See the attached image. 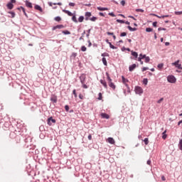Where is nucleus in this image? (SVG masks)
Masks as SVG:
<instances>
[{
	"label": "nucleus",
	"instance_id": "f257e3e1",
	"mask_svg": "<svg viewBox=\"0 0 182 182\" xmlns=\"http://www.w3.org/2000/svg\"><path fill=\"white\" fill-rule=\"evenodd\" d=\"M63 12H64V14H67V15H68V16H73L72 17V21L73 22H75V23H77L78 21L77 18H76V15H73V13L70 12L68 10L66 9H63Z\"/></svg>",
	"mask_w": 182,
	"mask_h": 182
},
{
	"label": "nucleus",
	"instance_id": "f03ea898",
	"mask_svg": "<svg viewBox=\"0 0 182 182\" xmlns=\"http://www.w3.org/2000/svg\"><path fill=\"white\" fill-rule=\"evenodd\" d=\"M167 81L168 83H176L177 82V78L173 75H168L167 77Z\"/></svg>",
	"mask_w": 182,
	"mask_h": 182
},
{
	"label": "nucleus",
	"instance_id": "7ed1b4c3",
	"mask_svg": "<svg viewBox=\"0 0 182 182\" xmlns=\"http://www.w3.org/2000/svg\"><path fill=\"white\" fill-rule=\"evenodd\" d=\"M134 92L136 95H139V96H141L143 95V88L140 86H136L134 88Z\"/></svg>",
	"mask_w": 182,
	"mask_h": 182
},
{
	"label": "nucleus",
	"instance_id": "20e7f679",
	"mask_svg": "<svg viewBox=\"0 0 182 182\" xmlns=\"http://www.w3.org/2000/svg\"><path fill=\"white\" fill-rule=\"evenodd\" d=\"M14 4H16V0H10V1L6 4L7 9L10 10L14 9Z\"/></svg>",
	"mask_w": 182,
	"mask_h": 182
},
{
	"label": "nucleus",
	"instance_id": "39448f33",
	"mask_svg": "<svg viewBox=\"0 0 182 182\" xmlns=\"http://www.w3.org/2000/svg\"><path fill=\"white\" fill-rule=\"evenodd\" d=\"M52 123H56V119H53V117H50L47 119V124H48V126H52Z\"/></svg>",
	"mask_w": 182,
	"mask_h": 182
},
{
	"label": "nucleus",
	"instance_id": "423d86ee",
	"mask_svg": "<svg viewBox=\"0 0 182 182\" xmlns=\"http://www.w3.org/2000/svg\"><path fill=\"white\" fill-rule=\"evenodd\" d=\"M14 89V87L11 85V84H8L4 87V92H11Z\"/></svg>",
	"mask_w": 182,
	"mask_h": 182
},
{
	"label": "nucleus",
	"instance_id": "0eeeda50",
	"mask_svg": "<svg viewBox=\"0 0 182 182\" xmlns=\"http://www.w3.org/2000/svg\"><path fill=\"white\" fill-rule=\"evenodd\" d=\"M50 100L53 103H58V96H56V95H53V94L51 95Z\"/></svg>",
	"mask_w": 182,
	"mask_h": 182
},
{
	"label": "nucleus",
	"instance_id": "6e6552de",
	"mask_svg": "<svg viewBox=\"0 0 182 182\" xmlns=\"http://www.w3.org/2000/svg\"><path fill=\"white\" fill-rule=\"evenodd\" d=\"M180 63V60H176V62L173 63L172 65L176 66L178 69H182L181 64Z\"/></svg>",
	"mask_w": 182,
	"mask_h": 182
},
{
	"label": "nucleus",
	"instance_id": "1a4fd4ad",
	"mask_svg": "<svg viewBox=\"0 0 182 182\" xmlns=\"http://www.w3.org/2000/svg\"><path fill=\"white\" fill-rule=\"evenodd\" d=\"M65 26L63 24H59L52 28V31H56V29H64Z\"/></svg>",
	"mask_w": 182,
	"mask_h": 182
},
{
	"label": "nucleus",
	"instance_id": "9d476101",
	"mask_svg": "<svg viewBox=\"0 0 182 182\" xmlns=\"http://www.w3.org/2000/svg\"><path fill=\"white\" fill-rule=\"evenodd\" d=\"M80 80L82 85H85V82H86V75L82 74L80 76Z\"/></svg>",
	"mask_w": 182,
	"mask_h": 182
},
{
	"label": "nucleus",
	"instance_id": "9b49d317",
	"mask_svg": "<svg viewBox=\"0 0 182 182\" xmlns=\"http://www.w3.org/2000/svg\"><path fill=\"white\" fill-rule=\"evenodd\" d=\"M34 9H36V11H39V12H43V9H42V7L38 4H36L34 6Z\"/></svg>",
	"mask_w": 182,
	"mask_h": 182
},
{
	"label": "nucleus",
	"instance_id": "f8f14e48",
	"mask_svg": "<svg viewBox=\"0 0 182 182\" xmlns=\"http://www.w3.org/2000/svg\"><path fill=\"white\" fill-rule=\"evenodd\" d=\"M136 68H137V65L136 64H132V65H129V72H133V70H134L136 69Z\"/></svg>",
	"mask_w": 182,
	"mask_h": 182
},
{
	"label": "nucleus",
	"instance_id": "ddd939ff",
	"mask_svg": "<svg viewBox=\"0 0 182 182\" xmlns=\"http://www.w3.org/2000/svg\"><path fill=\"white\" fill-rule=\"evenodd\" d=\"M7 14H10L8 16V18H15V16H16L15 11H8Z\"/></svg>",
	"mask_w": 182,
	"mask_h": 182
},
{
	"label": "nucleus",
	"instance_id": "4468645a",
	"mask_svg": "<svg viewBox=\"0 0 182 182\" xmlns=\"http://www.w3.org/2000/svg\"><path fill=\"white\" fill-rule=\"evenodd\" d=\"M15 140H16V143H21V140H22V135H21V134L17 135L16 136Z\"/></svg>",
	"mask_w": 182,
	"mask_h": 182
},
{
	"label": "nucleus",
	"instance_id": "2eb2a0df",
	"mask_svg": "<svg viewBox=\"0 0 182 182\" xmlns=\"http://www.w3.org/2000/svg\"><path fill=\"white\" fill-rule=\"evenodd\" d=\"M18 135H16V133H15L14 132H11L9 133V137L10 139H16V136Z\"/></svg>",
	"mask_w": 182,
	"mask_h": 182
},
{
	"label": "nucleus",
	"instance_id": "dca6fc26",
	"mask_svg": "<svg viewBox=\"0 0 182 182\" xmlns=\"http://www.w3.org/2000/svg\"><path fill=\"white\" fill-rule=\"evenodd\" d=\"M25 4L27 8H31V9L33 8V6H32V4L29 1L26 0Z\"/></svg>",
	"mask_w": 182,
	"mask_h": 182
},
{
	"label": "nucleus",
	"instance_id": "f3484780",
	"mask_svg": "<svg viewBox=\"0 0 182 182\" xmlns=\"http://www.w3.org/2000/svg\"><path fill=\"white\" fill-rule=\"evenodd\" d=\"M101 117L102 119H110V116L108 114H106V113H101Z\"/></svg>",
	"mask_w": 182,
	"mask_h": 182
},
{
	"label": "nucleus",
	"instance_id": "a211bd4d",
	"mask_svg": "<svg viewBox=\"0 0 182 182\" xmlns=\"http://www.w3.org/2000/svg\"><path fill=\"white\" fill-rule=\"evenodd\" d=\"M100 83L105 89H107V82H106V80H100Z\"/></svg>",
	"mask_w": 182,
	"mask_h": 182
},
{
	"label": "nucleus",
	"instance_id": "6ab92c4d",
	"mask_svg": "<svg viewBox=\"0 0 182 182\" xmlns=\"http://www.w3.org/2000/svg\"><path fill=\"white\" fill-rule=\"evenodd\" d=\"M106 76H107V80H108V85L110 83H112L113 82H112V78L110 77V75H109V73H105Z\"/></svg>",
	"mask_w": 182,
	"mask_h": 182
},
{
	"label": "nucleus",
	"instance_id": "aec40b11",
	"mask_svg": "<svg viewBox=\"0 0 182 182\" xmlns=\"http://www.w3.org/2000/svg\"><path fill=\"white\" fill-rule=\"evenodd\" d=\"M107 141H108V143H109V144H114V143H115L114 139H113L112 137H109L107 139Z\"/></svg>",
	"mask_w": 182,
	"mask_h": 182
},
{
	"label": "nucleus",
	"instance_id": "412c9836",
	"mask_svg": "<svg viewBox=\"0 0 182 182\" xmlns=\"http://www.w3.org/2000/svg\"><path fill=\"white\" fill-rule=\"evenodd\" d=\"M132 55L134 56V58H135V59H137L139 54L137 53V52L136 51H131Z\"/></svg>",
	"mask_w": 182,
	"mask_h": 182
},
{
	"label": "nucleus",
	"instance_id": "4be33fe9",
	"mask_svg": "<svg viewBox=\"0 0 182 182\" xmlns=\"http://www.w3.org/2000/svg\"><path fill=\"white\" fill-rule=\"evenodd\" d=\"M127 29H129V31H130V32H135V31H137L136 28H133L130 26H127Z\"/></svg>",
	"mask_w": 182,
	"mask_h": 182
},
{
	"label": "nucleus",
	"instance_id": "5701e85b",
	"mask_svg": "<svg viewBox=\"0 0 182 182\" xmlns=\"http://www.w3.org/2000/svg\"><path fill=\"white\" fill-rule=\"evenodd\" d=\"M108 85H109V87H111V89H112L113 90H116V85H114V83L110 82L109 84H108Z\"/></svg>",
	"mask_w": 182,
	"mask_h": 182
},
{
	"label": "nucleus",
	"instance_id": "b1692460",
	"mask_svg": "<svg viewBox=\"0 0 182 182\" xmlns=\"http://www.w3.org/2000/svg\"><path fill=\"white\" fill-rule=\"evenodd\" d=\"M9 126H11V124H9V122H5L4 124V126H3V129H9Z\"/></svg>",
	"mask_w": 182,
	"mask_h": 182
},
{
	"label": "nucleus",
	"instance_id": "393cba45",
	"mask_svg": "<svg viewBox=\"0 0 182 182\" xmlns=\"http://www.w3.org/2000/svg\"><path fill=\"white\" fill-rule=\"evenodd\" d=\"M167 133V130H165L163 133H162V139L164 140H166V139H167V134H166Z\"/></svg>",
	"mask_w": 182,
	"mask_h": 182
},
{
	"label": "nucleus",
	"instance_id": "a878e982",
	"mask_svg": "<svg viewBox=\"0 0 182 182\" xmlns=\"http://www.w3.org/2000/svg\"><path fill=\"white\" fill-rule=\"evenodd\" d=\"M97 9L98 11H109V9L106 7H97Z\"/></svg>",
	"mask_w": 182,
	"mask_h": 182
},
{
	"label": "nucleus",
	"instance_id": "bb28decb",
	"mask_svg": "<svg viewBox=\"0 0 182 182\" xmlns=\"http://www.w3.org/2000/svg\"><path fill=\"white\" fill-rule=\"evenodd\" d=\"M102 62L105 66H107V60H106V58L103 57L102 58Z\"/></svg>",
	"mask_w": 182,
	"mask_h": 182
},
{
	"label": "nucleus",
	"instance_id": "cd10ccee",
	"mask_svg": "<svg viewBox=\"0 0 182 182\" xmlns=\"http://www.w3.org/2000/svg\"><path fill=\"white\" fill-rule=\"evenodd\" d=\"M20 8H21V9L23 11V12L25 16H26V18H28V14H26V11L25 9L23 8V6H21Z\"/></svg>",
	"mask_w": 182,
	"mask_h": 182
},
{
	"label": "nucleus",
	"instance_id": "c85d7f7f",
	"mask_svg": "<svg viewBox=\"0 0 182 182\" xmlns=\"http://www.w3.org/2000/svg\"><path fill=\"white\" fill-rule=\"evenodd\" d=\"M122 83H124V85H126V83L127 82H129V80H127V79H126L125 77H124V76H122Z\"/></svg>",
	"mask_w": 182,
	"mask_h": 182
},
{
	"label": "nucleus",
	"instance_id": "c756f323",
	"mask_svg": "<svg viewBox=\"0 0 182 182\" xmlns=\"http://www.w3.org/2000/svg\"><path fill=\"white\" fill-rule=\"evenodd\" d=\"M24 141L25 143H31L32 141V138H31V136H28L24 140Z\"/></svg>",
	"mask_w": 182,
	"mask_h": 182
},
{
	"label": "nucleus",
	"instance_id": "7c9ffc66",
	"mask_svg": "<svg viewBox=\"0 0 182 182\" xmlns=\"http://www.w3.org/2000/svg\"><path fill=\"white\" fill-rule=\"evenodd\" d=\"M90 21H91L92 22H96V21H97V17L96 16L90 17Z\"/></svg>",
	"mask_w": 182,
	"mask_h": 182
},
{
	"label": "nucleus",
	"instance_id": "2f4dec72",
	"mask_svg": "<svg viewBox=\"0 0 182 182\" xmlns=\"http://www.w3.org/2000/svg\"><path fill=\"white\" fill-rule=\"evenodd\" d=\"M143 85H144L145 86H147V83H149V80L147 78H144L143 81H142Z\"/></svg>",
	"mask_w": 182,
	"mask_h": 182
},
{
	"label": "nucleus",
	"instance_id": "473e14b6",
	"mask_svg": "<svg viewBox=\"0 0 182 182\" xmlns=\"http://www.w3.org/2000/svg\"><path fill=\"white\" fill-rule=\"evenodd\" d=\"M83 21H85V16H80L79 18H78V22H83Z\"/></svg>",
	"mask_w": 182,
	"mask_h": 182
},
{
	"label": "nucleus",
	"instance_id": "72a5a7b5",
	"mask_svg": "<svg viewBox=\"0 0 182 182\" xmlns=\"http://www.w3.org/2000/svg\"><path fill=\"white\" fill-rule=\"evenodd\" d=\"M62 33H63V35H70V31L65 30L62 31Z\"/></svg>",
	"mask_w": 182,
	"mask_h": 182
},
{
	"label": "nucleus",
	"instance_id": "f704fd0d",
	"mask_svg": "<svg viewBox=\"0 0 182 182\" xmlns=\"http://www.w3.org/2000/svg\"><path fill=\"white\" fill-rule=\"evenodd\" d=\"M85 16H87L88 18H90V16H92V12L90 11L85 12Z\"/></svg>",
	"mask_w": 182,
	"mask_h": 182
},
{
	"label": "nucleus",
	"instance_id": "c9c22d12",
	"mask_svg": "<svg viewBox=\"0 0 182 182\" xmlns=\"http://www.w3.org/2000/svg\"><path fill=\"white\" fill-rule=\"evenodd\" d=\"M163 66H164V63H160L157 65L158 69H159V70H161V69H163Z\"/></svg>",
	"mask_w": 182,
	"mask_h": 182
},
{
	"label": "nucleus",
	"instance_id": "e433bc0d",
	"mask_svg": "<svg viewBox=\"0 0 182 182\" xmlns=\"http://www.w3.org/2000/svg\"><path fill=\"white\" fill-rule=\"evenodd\" d=\"M54 20H55L56 22H60V21H62V18H60V16H56L54 18Z\"/></svg>",
	"mask_w": 182,
	"mask_h": 182
},
{
	"label": "nucleus",
	"instance_id": "4c0bfd02",
	"mask_svg": "<svg viewBox=\"0 0 182 182\" xmlns=\"http://www.w3.org/2000/svg\"><path fill=\"white\" fill-rule=\"evenodd\" d=\"M121 50L122 52H124V50H127L128 52H130V49L129 48H126L124 46L121 48Z\"/></svg>",
	"mask_w": 182,
	"mask_h": 182
},
{
	"label": "nucleus",
	"instance_id": "58836bf2",
	"mask_svg": "<svg viewBox=\"0 0 182 182\" xmlns=\"http://www.w3.org/2000/svg\"><path fill=\"white\" fill-rule=\"evenodd\" d=\"M101 56H102V58H106V56L109 58L110 55L107 53H103L101 54Z\"/></svg>",
	"mask_w": 182,
	"mask_h": 182
},
{
	"label": "nucleus",
	"instance_id": "ea45409f",
	"mask_svg": "<svg viewBox=\"0 0 182 182\" xmlns=\"http://www.w3.org/2000/svg\"><path fill=\"white\" fill-rule=\"evenodd\" d=\"M144 144L146 146H147V144H149V138H145L144 140H143Z\"/></svg>",
	"mask_w": 182,
	"mask_h": 182
},
{
	"label": "nucleus",
	"instance_id": "a19ab883",
	"mask_svg": "<svg viewBox=\"0 0 182 182\" xmlns=\"http://www.w3.org/2000/svg\"><path fill=\"white\" fill-rule=\"evenodd\" d=\"M98 100H102V99H103V95H102V92H100L99 94H98Z\"/></svg>",
	"mask_w": 182,
	"mask_h": 182
},
{
	"label": "nucleus",
	"instance_id": "79ce46f5",
	"mask_svg": "<svg viewBox=\"0 0 182 182\" xmlns=\"http://www.w3.org/2000/svg\"><path fill=\"white\" fill-rule=\"evenodd\" d=\"M90 31H92V28H90V29H88L87 31V34H86V37L87 38H89V36H90Z\"/></svg>",
	"mask_w": 182,
	"mask_h": 182
},
{
	"label": "nucleus",
	"instance_id": "37998d69",
	"mask_svg": "<svg viewBox=\"0 0 182 182\" xmlns=\"http://www.w3.org/2000/svg\"><path fill=\"white\" fill-rule=\"evenodd\" d=\"M119 36H121V38H123L124 36H127V33L122 32V33H120Z\"/></svg>",
	"mask_w": 182,
	"mask_h": 182
},
{
	"label": "nucleus",
	"instance_id": "c03bdc74",
	"mask_svg": "<svg viewBox=\"0 0 182 182\" xmlns=\"http://www.w3.org/2000/svg\"><path fill=\"white\" fill-rule=\"evenodd\" d=\"M81 50H82V52H86V50H87V48H86V46H82L81 47Z\"/></svg>",
	"mask_w": 182,
	"mask_h": 182
},
{
	"label": "nucleus",
	"instance_id": "a18cd8bd",
	"mask_svg": "<svg viewBox=\"0 0 182 182\" xmlns=\"http://www.w3.org/2000/svg\"><path fill=\"white\" fill-rule=\"evenodd\" d=\"M149 62H150V57L146 56L145 57V63H149Z\"/></svg>",
	"mask_w": 182,
	"mask_h": 182
},
{
	"label": "nucleus",
	"instance_id": "49530a36",
	"mask_svg": "<svg viewBox=\"0 0 182 182\" xmlns=\"http://www.w3.org/2000/svg\"><path fill=\"white\" fill-rule=\"evenodd\" d=\"M178 147L182 151V139L179 141Z\"/></svg>",
	"mask_w": 182,
	"mask_h": 182
},
{
	"label": "nucleus",
	"instance_id": "de8ad7c7",
	"mask_svg": "<svg viewBox=\"0 0 182 182\" xmlns=\"http://www.w3.org/2000/svg\"><path fill=\"white\" fill-rule=\"evenodd\" d=\"M146 32H153V28L148 27L146 28Z\"/></svg>",
	"mask_w": 182,
	"mask_h": 182
},
{
	"label": "nucleus",
	"instance_id": "09e8293b",
	"mask_svg": "<svg viewBox=\"0 0 182 182\" xmlns=\"http://www.w3.org/2000/svg\"><path fill=\"white\" fill-rule=\"evenodd\" d=\"M109 48H110L111 49H117V47L113 46V45L112 44V43H109Z\"/></svg>",
	"mask_w": 182,
	"mask_h": 182
},
{
	"label": "nucleus",
	"instance_id": "8fccbe9b",
	"mask_svg": "<svg viewBox=\"0 0 182 182\" xmlns=\"http://www.w3.org/2000/svg\"><path fill=\"white\" fill-rule=\"evenodd\" d=\"M76 56H77V53H73L70 58H73L75 59Z\"/></svg>",
	"mask_w": 182,
	"mask_h": 182
},
{
	"label": "nucleus",
	"instance_id": "3c124183",
	"mask_svg": "<svg viewBox=\"0 0 182 182\" xmlns=\"http://www.w3.org/2000/svg\"><path fill=\"white\" fill-rule=\"evenodd\" d=\"M117 22L118 23H124V20H120V19H117Z\"/></svg>",
	"mask_w": 182,
	"mask_h": 182
},
{
	"label": "nucleus",
	"instance_id": "603ef678",
	"mask_svg": "<svg viewBox=\"0 0 182 182\" xmlns=\"http://www.w3.org/2000/svg\"><path fill=\"white\" fill-rule=\"evenodd\" d=\"M146 56V54H144V55H142L141 53L139 54V58L141 59H145Z\"/></svg>",
	"mask_w": 182,
	"mask_h": 182
},
{
	"label": "nucleus",
	"instance_id": "864d4df0",
	"mask_svg": "<svg viewBox=\"0 0 182 182\" xmlns=\"http://www.w3.org/2000/svg\"><path fill=\"white\" fill-rule=\"evenodd\" d=\"M158 31H167V28H163V27H159V28H158Z\"/></svg>",
	"mask_w": 182,
	"mask_h": 182
},
{
	"label": "nucleus",
	"instance_id": "5fc2aeb1",
	"mask_svg": "<svg viewBox=\"0 0 182 182\" xmlns=\"http://www.w3.org/2000/svg\"><path fill=\"white\" fill-rule=\"evenodd\" d=\"M73 95H74L75 97H77V94L76 93V90H73Z\"/></svg>",
	"mask_w": 182,
	"mask_h": 182
},
{
	"label": "nucleus",
	"instance_id": "6e6d98bb",
	"mask_svg": "<svg viewBox=\"0 0 182 182\" xmlns=\"http://www.w3.org/2000/svg\"><path fill=\"white\" fill-rule=\"evenodd\" d=\"M107 35H108L109 36H113L114 35V33H111V32L107 31Z\"/></svg>",
	"mask_w": 182,
	"mask_h": 182
},
{
	"label": "nucleus",
	"instance_id": "4d7b16f0",
	"mask_svg": "<svg viewBox=\"0 0 182 182\" xmlns=\"http://www.w3.org/2000/svg\"><path fill=\"white\" fill-rule=\"evenodd\" d=\"M136 12H144V10L141 9H136Z\"/></svg>",
	"mask_w": 182,
	"mask_h": 182
},
{
	"label": "nucleus",
	"instance_id": "13d9d810",
	"mask_svg": "<svg viewBox=\"0 0 182 182\" xmlns=\"http://www.w3.org/2000/svg\"><path fill=\"white\" fill-rule=\"evenodd\" d=\"M152 26H154V28H157V21L153 22Z\"/></svg>",
	"mask_w": 182,
	"mask_h": 182
},
{
	"label": "nucleus",
	"instance_id": "bf43d9fd",
	"mask_svg": "<svg viewBox=\"0 0 182 182\" xmlns=\"http://www.w3.org/2000/svg\"><path fill=\"white\" fill-rule=\"evenodd\" d=\"M146 164H148V166H150L151 167V160L149 159L147 161H146Z\"/></svg>",
	"mask_w": 182,
	"mask_h": 182
},
{
	"label": "nucleus",
	"instance_id": "052dcab7",
	"mask_svg": "<svg viewBox=\"0 0 182 182\" xmlns=\"http://www.w3.org/2000/svg\"><path fill=\"white\" fill-rule=\"evenodd\" d=\"M142 72H145V70H149V68L148 67H144L142 68Z\"/></svg>",
	"mask_w": 182,
	"mask_h": 182
},
{
	"label": "nucleus",
	"instance_id": "680f3d73",
	"mask_svg": "<svg viewBox=\"0 0 182 182\" xmlns=\"http://www.w3.org/2000/svg\"><path fill=\"white\" fill-rule=\"evenodd\" d=\"M108 15H109V16H112V17L116 16V15L113 12L109 13Z\"/></svg>",
	"mask_w": 182,
	"mask_h": 182
},
{
	"label": "nucleus",
	"instance_id": "e2e57ef3",
	"mask_svg": "<svg viewBox=\"0 0 182 182\" xmlns=\"http://www.w3.org/2000/svg\"><path fill=\"white\" fill-rule=\"evenodd\" d=\"M175 15H182V11H175Z\"/></svg>",
	"mask_w": 182,
	"mask_h": 182
},
{
	"label": "nucleus",
	"instance_id": "0e129e2a",
	"mask_svg": "<svg viewBox=\"0 0 182 182\" xmlns=\"http://www.w3.org/2000/svg\"><path fill=\"white\" fill-rule=\"evenodd\" d=\"M65 112H69V105L65 106Z\"/></svg>",
	"mask_w": 182,
	"mask_h": 182
},
{
	"label": "nucleus",
	"instance_id": "69168bd1",
	"mask_svg": "<svg viewBox=\"0 0 182 182\" xmlns=\"http://www.w3.org/2000/svg\"><path fill=\"white\" fill-rule=\"evenodd\" d=\"M142 59L140 58V57H139L138 58V62H140V63L141 64V65H143V60H141Z\"/></svg>",
	"mask_w": 182,
	"mask_h": 182
},
{
	"label": "nucleus",
	"instance_id": "338daca9",
	"mask_svg": "<svg viewBox=\"0 0 182 182\" xmlns=\"http://www.w3.org/2000/svg\"><path fill=\"white\" fill-rule=\"evenodd\" d=\"M163 100H164V98L162 97L157 101V103L160 104V103H161V102H163Z\"/></svg>",
	"mask_w": 182,
	"mask_h": 182
},
{
	"label": "nucleus",
	"instance_id": "774afa93",
	"mask_svg": "<svg viewBox=\"0 0 182 182\" xmlns=\"http://www.w3.org/2000/svg\"><path fill=\"white\" fill-rule=\"evenodd\" d=\"M75 5H76V4L72 2L69 3V6H75Z\"/></svg>",
	"mask_w": 182,
	"mask_h": 182
}]
</instances>
